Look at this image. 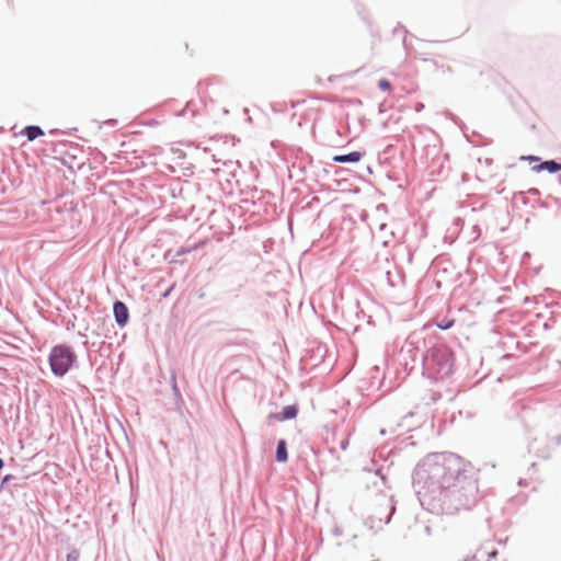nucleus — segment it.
I'll return each instance as SVG.
<instances>
[{
  "mask_svg": "<svg viewBox=\"0 0 561 561\" xmlns=\"http://www.w3.org/2000/svg\"><path fill=\"white\" fill-rule=\"evenodd\" d=\"M113 312L116 323L121 328L125 327L129 319L127 306L123 301L117 300L113 305Z\"/></svg>",
  "mask_w": 561,
  "mask_h": 561,
  "instance_id": "4",
  "label": "nucleus"
},
{
  "mask_svg": "<svg viewBox=\"0 0 561 561\" xmlns=\"http://www.w3.org/2000/svg\"><path fill=\"white\" fill-rule=\"evenodd\" d=\"M314 130H316V122H312V124H311V131L314 133Z\"/></svg>",
  "mask_w": 561,
  "mask_h": 561,
  "instance_id": "18",
  "label": "nucleus"
},
{
  "mask_svg": "<svg viewBox=\"0 0 561 561\" xmlns=\"http://www.w3.org/2000/svg\"><path fill=\"white\" fill-rule=\"evenodd\" d=\"M51 373L56 377H64L77 363V354L66 344L55 345L48 356Z\"/></svg>",
  "mask_w": 561,
  "mask_h": 561,
  "instance_id": "3",
  "label": "nucleus"
},
{
  "mask_svg": "<svg viewBox=\"0 0 561 561\" xmlns=\"http://www.w3.org/2000/svg\"><path fill=\"white\" fill-rule=\"evenodd\" d=\"M360 158H362L360 152L353 151L348 154L336 156L333 158V160L336 162L345 163V162H358L360 160Z\"/></svg>",
  "mask_w": 561,
  "mask_h": 561,
  "instance_id": "9",
  "label": "nucleus"
},
{
  "mask_svg": "<svg viewBox=\"0 0 561 561\" xmlns=\"http://www.w3.org/2000/svg\"><path fill=\"white\" fill-rule=\"evenodd\" d=\"M533 169L537 172L546 170L550 173H553L561 170V164L554 161H545L538 165H535Z\"/></svg>",
  "mask_w": 561,
  "mask_h": 561,
  "instance_id": "8",
  "label": "nucleus"
},
{
  "mask_svg": "<svg viewBox=\"0 0 561 561\" xmlns=\"http://www.w3.org/2000/svg\"><path fill=\"white\" fill-rule=\"evenodd\" d=\"M378 87L382 91H389L391 89V83L387 79H380L378 81Z\"/></svg>",
  "mask_w": 561,
  "mask_h": 561,
  "instance_id": "13",
  "label": "nucleus"
},
{
  "mask_svg": "<svg viewBox=\"0 0 561 561\" xmlns=\"http://www.w3.org/2000/svg\"><path fill=\"white\" fill-rule=\"evenodd\" d=\"M523 159L528 160L529 162L538 161V158L534 156L523 157Z\"/></svg>",
  "mask_w": 561,
  "mask_h": 561,
  "instance_id": "16",
  "label": "nucleus"
},
{
  "mask_svg": "<svg viewBox=\"0 0 561 561\" xmlns=\"http://www.w3.org/2000/svg\"><path fill=\"white\" fill-rule=\"evenodd\" d=\"M22 134L26 136L28 141L35 140L37 137L44 135L43 129L37 125H28L26 126Z\"/></svg>",
  "mask_w": 561,
  "mask_h": 561,
  "instance_id": "6",
  "label": "nucleus"
},
{
  "mask_svg": "<svg viewBox=\"0 0 561 561\" xmlns=\"http://www.w3.org/2000/svg\"><path fill=\"white\" fill-rule=\"evenodd\" d=\"M454 366L455 355L447 346H433L426 352L425 368L435 380L449 377L454 371Z\"/></svg>",
  "mask_w": 561,
  "mask_h": 561,
  "instance_id": "2",
  "label": "nucleus"
},
{
  "mask_svg": "<svg viewBox=\"0 0 561 561\" xmlns=\"http://www.w3.org/2000/svg\"><path fill=\"white\" fill-rule=\"evenodd\" d=\"M469 467L470 463L457 455H442L435 458L433 473L442 484L449 486L459 481Z\"/></svg>",
  "mask_w": 561,
  "mask_h": 561,
  "instance_id": "1",
  "label": "nucleus"
},
{
  "mask_svg": "<svg viewBox=\"0 0 561 561\" xmlns=\"http://www.w3.org/2000/svg\"><path fill=\"white\" fill-rule=\"evenodd\" d=\"M3 466H4V462H3V460L0 458V470L3 468Z\"/></svg>",
  "mask_w": 561,
  "mask_h": 561,
  "instance_id": "19",
  "label": "nucleus"
},
{
  "mask_svg": "<svg viewBox=\"0 0 561 561\" xmlns=\"http://www.w3.org/2000/svg\"><path fill=\"white\" fill-rule=\"evenodd\" d=\"M298 408L295 404L286 405L278 413H271L268 415L270 420H276V421H288L293 420L297 416Z\"/></svg>",
  "mask_w": 561,
  "mask_h": 561,
  "instance_id": "5",
  "label": "nucleus"
},
{
  "mask_svg": "<svg viewBox=\"0 0 561 561\" xmlns=\"http://www.w3.org/2000/svg\"><path fill=\"white\" fill-rule=\"evenodd\" d=\"M421 107H423V104H420V106L416 107V111H420Z\"/></svg>",
  "mask_w": 561,
  "mask_h": 561,
  "instance_id": "23",
  "label": "nucleus"
},
{
  "mask_svg": "<svg viewBox=\"0 0 561 561\" xmlns=\"http://www.w3.org/2000/svg\"><path fill=\"white\" fill-rule=\"evenodd\" d=\"M421 107H423V104H420V106L416 107V111H420Z\"/></svg>",
  "mask_w": 561,
  "mask_h": 561,
  "instance_id": "22",
  "label": "nucleus"
},
{
  "mask_svg": "<svg viewBox=\"0 0 561 561\" xmlns=\"http://www.w3.org/2000/svg\"><path fill=\"white\" fill-rule=\"evenodd\" d=\"M276 460L286 462L288 460L287 444L285 439H279L276 446Z\"/></svg>",
  "mask_w": 561,
  "mask_h": 561,
  "instance_id": "7",
  "label": "nucleus"
},
{
  "mask_svg": "<svg viewBox=\"0 0 561 561\" xmlns=\"http://www.w3.org/2000/svg\"><path fill=\"white\" fill-rule=\"evenodd\" d=\"M478 561V560H477Z\"/></svg>",
  "mask_w": 561,
  "mask_h": 561,
  "instance_id": "24",
  "label": "nucleus"
},
{
  "mask_svg": "<svg viewBox=\"0 0 561 561\" xmlns=\"http://www.w3.org/2000/svg\"><path fill=\"white\" fill-rule=\"evenodd\" d=\"M80 558V553L77 549H72L67 554V561H78Z\"/></svg>",
  "mask_w": 561,
  "mask_h": 561,
  "instance_id": "12",
  "label": "nucleus"
},
{
  "mask_svg": "<svg viewBox=\"0 0 561 561\" xmlns=\"http://www.w3.org/2000/svg\"><path fill=\"white\" fill-rule=\"evenodd\" d=\"M196 249H197L196 244L193 247H181L176 250L175 256H182V255L187 254Z\"/></svg>",
  "mask_w": 561,
  "mask_h": 561,
  "instance_id": "10",
  "label": "nucleus"
},
{
  "mask_svg": "<svg viewBox=\"0 0 561 561\" xmlns=\"http://www.w3.org/2000/svg\"><path fill=\"white\" fill-rule=\"evenodd\" d=\"M455 323V320L454 319H450V320H442L439 322H437V327L442 330H447V329H450Z\"/></svg>",
  "mask_w": 561,
  "mask_h": 561,
  "instance_id": "11",
  "label": "nucleus"
},
{
  "mask_svg": "<svg viewBox=\"0 0 561 561\" xmlns=\"http://www.w3.org/2000/svg\"><path fill=\"white\" fill-rule=\"evenodd\" d=\"M171 382H172V389H173L174 393L176 396H179L180 391L178 389V385H176V380H175V376L174 375L172 376Z\"/></svg>",
  "mask_w": 561,
  "mask_h": 561,
  "instance_id": "15",
  "label": "nucleus"
},
{
  "mask_svg": "<svg viewBox=\"0 0 561 561\" xmlns=\"http://www.w3.org/2000/svg\"><path fill=\"white\" fill-rule=\"evenodd\" d=\"M14 479V476L12 474H7L3 477L2 481H1V484H0V490H4L5 489V485L9 484V482L11 480Z\"/></svg>",
  "mask_w": 561,
  "mask_h": 561,
  "instance_id": "14",
  "label": "nucleus"
},
{
  "mask_svg": "<svg viewBox=\"0 0 561 561\" xmlns=\"http://www.w3.org/2000/svg\"><path fill=\"white\" fill-rule=\"evenodd\" d=\"M310 305H311L312 309L316 311V305H314V302H313V299H312V298H310Z\"/></svg>",
  "mask_w": 561,
  "mask_h": 561,
  "instance_id": "17",
  "label": "nucleus"
},
{
  "mask_svg": "<svg viewBox=\"0 0 561 561\" xmlns=\"http://www.w3.org/2000/svg\"><path fill=\"white\" fill-rule=\"evenodd\" d=\"M170 291H171V288L163 296L167 297L168 295H170Z\"/></svg>",
  "mask_w": 561,
  "mask_h": 561,
  "instance_id": "20",
  "label": "nucleus"
},
{
  "mask_svg": "<svg viewBox=\"0 0 561 561\" xmlns=\"http://www.w3.org/2000/svg\"><path fill=\"white\" fill-rule=\"evenodd\" d=\"M421 107H423V104H420V106L416 107V111H420Z\"/></svg>",
  "mask_w": 561,
  "mask_h": 561,
  "instance_id": "21",
  "label": "nucleus"
}]
</instances>
